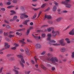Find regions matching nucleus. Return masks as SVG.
<instances>
[{"label": "nucleus", "instance_id": "1", "mask_svg": "<svg viewBox=\"0 0 74 74\" xmlns=\"http://www.w3.org/2000/svg\"><path fill=\"white\" fill-rule=\"evenodd\" d=\"M50 60L53 63H55V62H58V58H56V57L51 58Z\"/></svg>", "mask_w": 74, "mask_h": 74}, {"label": "nucleus", "instance_id": "2", "mask_svg": "<svg viewBox=\"0 0 74 74\" xmlns=\"http://www.w3.org/2000/svg\"><path fill=\"white\" fill-rule=\"evenodd\" d=\"M17 56L18 58H20V59H21V61L23 63H25V61L23 59V57L22 56H21V55H18Z\"/></svg>", "mask_w": 74, "mask_h": 74}, {"label": "nucleus", "instance_id": "3", "mask_svg": "<svg viewBox=\"0 0 74 74\" xmlns=\"http://www.w3.org/2000/svg\"><path fill=\"white\" fill-rule=\"evenodd\" d=\"M52 34L53 37H55V36L57 35V34H58V35H59V32L58 31H53L52 32Z\"/></svg>", "mask_w": 74, "mask_h": 74}, {"label": "nucleus", "instance_id": "4", "mask_svg": "<svg viewBox=\"0 0 74 74\" xmlns=\"http://www.w3.org/2000/svg\"><path fill=\"white\" fill-rule=\"evenodd\" d=\"M59 42L62 46H65L66 44L64 42V39H62L60 40Z\"/></svg>", "mask_w": 74, "mask_h": 74}, {"label": "nucleus", "instance_id": "5", "mask_svg": "<svg viewBox=\"0 0 74 74\" xmlns=\"http://www.w3.org/2000/svg\"><path fill=\"white\" fill-rule=\"evenodd\" d=\"M28 17V16L25 15V14H21L20 18L21 19H24L25 18H27Z\"/></svg>", "mask_w": 74, "mask_h": 74}, {"label": "nucleus", "instance_id": "6", "mask_svg": "<svg viewBox=\"0 0 74 74\" xmlns=\"http://www.w3.org/2000/svg\"><path fill=\"white\" fill-rule=\"evenodd\" d=\"M51 18L52 17L51 16L49 15H45L44 17L45 19H46V18H47V19H51Z\"/></svg>", "mask_w": 74, "mask_h": 74}, {"label": "nucleus", "instance_id": "7", "mask_svg": "<svg viewBox=\"0 0 74 74\" xmlns=\"http://www.w3.org/2000/svg\"><path fill=\"white\" fill-rule=\"evenodd\" d=\"M47 36L48 37L47 38V40H50L51 36H52V34H47Z\"/></svg>", "mask_w": 74, "mask_h": 74}, {"label": "nucleus", "instance_id": "8", "mask_svg": "<svg viewBox=\"0 0 74 74\" xmlns=\"http://www.w3.org/2000/svg\"><path fill=\"white\" fill-rule=\"evenodd\" d=\"M69 35H74V29L72 30L69 33Z\"/></svg>", "mask_w": 74, "mask_h": 74}, {"label": "nucleus", "instance_id": "9", "mask_svg": "<svg viewBox=\"0 0 74 74\" xmlns=\"http://www.w3.org/2000/svg\"><path fill=\"white\" fill-rule=\"evenodd\" d=\"M65 5L66 8H70L71 7V5L70 4H66V5Z\"/></svg>", "mask_w": 74, "mask_h": 74}, {"label": "nucleus", "instance_id": "10", "mask_svg": "<svg viewBox=\"0 0 74 74\" xmlns=\"http://www.w3.org/2000/svg\"><path fill=\"white\" fill-rule=\"evenodd\" d=\"M19 42H20V43H21V44H23V45H21L22 47V46H23L24 44H25V42L22 40H19Z\"/></svg>", "mask_w": 74, "mask_h": 74}, {"label": "nucleus", "instance_id": "11", "mask_svg": "<svg viewBox=\"0 0 74 74\" xmlns=\"http://www.w3.org/2000/svg\"><path fill=\"white\" fill-rule=\"evenodd\" d=\"M40 66L41 67L42 69L43 70H47V68L45 67L42 64H40Z\"/></svg>", "mask_w": 74, "mask_h": 74}, {"label": "nucleus", "instance_id": "12", "mask_svg": "<svg viewBox=\"0 0 74 74\" xmlns=\"http://www.w3.org/2000/svg\"><path fill=\"white\" fill-rule=\"evenodd\" d=\"M32 35L33 36V37H34V38H35L36 40H37V39H40V36H39L38 38V36H34V34H32Z\"/></svg>", "mask_w": 74, "mask_h": 74}, {"label": "nucleus", "instance_id": "13", "mask_svg": "<svg viewBox=\"0 0 74 74\" xmlns=\"http://www.w3.org/2000/svg\"><path fill=\"white\" fill-rule=\"evenodd\" d=\"M57 9V8H56V6H54L53 7V11L54 12H55V11H56Z\"/></svg>", "mask_w": 74, "mask_h": 74}, {"label": "nucleus", "instance_id": "14", "mask_svg": "<svg viewBox=\"0 0 74 74\" xmlns=\"http://www.w3.org/2000/svg\"><path fill=\"white\" fill-rule=\"evenodd\" d=\"M51 30H53V28L50 27L49 28L47 29L48 32H50L51 31Z\"/></svg>", "mask_w": 74, "mask_h": 74}, {"label": "nucleus", "instance_id": "15", "mask_svg": "<svg viewBox=\"0 0 74 74\" xmlns=\"http://www.w3.org/2000/svg\"><path fill=\"white\" fill-rule=\"evenodd\" d=\"M62 19V17H60L58 18L57 19H56V21L57 22H60V21H61Z\"/></svg>", "mask_w": 74, "mask_h": 74}, {"label": "nucleus", "instance_id": "16", "mask_svg": "<svg viewBox=\"0 0 74 74\" xmlns=\"http://www.w3.org/2000/svg\"><path fill=\"white\" fill-rule=\"evenodd\" d=\"M36 47L37 48H41V45H40L39 44H37L36 45Z\"/></svg>", "mask_w": 74, "mask_h": 74}, {"label": "nucleus", "instance_id": "17", "mask_svg": "<svg viewBox=\"0 0 74 74\" xmlns=\"http://www.w3.org/2000/svg\"><path fill=\"white\" fill-rule=\"evenodd\" d=\"M60 51L61 52H65V51H66V49H64V48H61L60 50Z\"/></svg>", "mask_w": 74, "mask_h": 74}, {"label": "nucleus", "instance_id": "18", "mask_svg": "<svg viewBox=\"0 0 74 74\" xmlns=\"http://www.w3.org/2000/svg\"><path fill=\"white\" fill-rule=\"evenodd\" d=\"M29 20H26L23 22V23L25 24V25H26L27 26V23L28 22H29Z\"/></svg>", "mask_w": 74, "mask_h": 74}, {"label": "nucleus", "instance_id": "19", "mask_svg": "<svg viewBox=\"0 0 74 74\" xmlns=\"http://www.w3.org/2000/svg\"><path fill=\"white\" fill-rule=\"evenodd\" d=\"M50 42H51V43H55L56 41L53 40H49Z\"/></svg>", "mask_w": 74, "mask_h": 74}, {"label": "nucleus", "instance_id": "20", "mask_svg": "<svg viewBox=\"0 0 74 74\" xmlns=\"http://www.w3.org/2000/svg\"><path fill=\"white\" fill-rule=\"evenodd\" d=\"M46 5H47L46 3H44L41 6V8H44L45 7Z\"/></svg>", "mask_w": 74, "mask_h": 74}, {"label": "nucleus", "instance_id": "21", "mask_svg": "<svg viewBox=\"0 0 74 74\" xmlns=\"http://www.w3.org/2000/svg\"><path fill=\"white\" fill-rule=\"evenodd\" d=\"M14 37V35H12L9 34V37L10 38H11L12 37Z\"/></svg>", "mask_w": 74, "mask_h": 74}, {"label": "nucleus", "instance_id": "22", "mask_svg": "<svg viewBox=\"0 0 74 74\" xmlns=\"http://www.w3.org/2000/svg\"><path fill=\"white\" fill-rule=\"evenodd\" d=\"M46 35L45 34H42L41 35L42 37H45Z\"/></svg>", "mask_w": 74, "mask_h": 74}, {"label": "nucleus", "instance_id": "23", "mask_svg": "<svg viewBox=\"0 0 74 74\" xmlns=\"http://www.w3.org/2000/svg\"><path fill=\"white\" fill-rule=\"evenodd\" d=\"M10 12L12 13V14H11V15H12V14H15V12L14 10H11Z\"/></svg>", "mask_w": 74, "mask_h": 74}, {"label": "nucleus", "instance_id": "24", "mask_svg": "<svg viewBox=\"0 0 74 74\" xmlns=\"http://www.w3.org/2000/svg\"><path fill=\"white\" fill-rule=\"evenodd\" d=\"M20 64L21 66L23 68L24 67V65H23V64L22 63L21 61H20Z\"/></svg>", "mask_w": 74, "mask_h": 74}, {"label": "nucleus", "instance_id": "25", "mask_svg": "<svg viewBox=\"0 0 74 74\" xmlns=\"http://www.w3.org/2000/svg\"><path fill=\"white\" fill-rule=\"evenodd\" d=\"M41 13H42V12H41V11H40L39 12V14H38V16L37 17V18H38V17H39V16H40V15H41Z\"/></svg>", "mask_w": 74, "mask_h": 74}, {"label": "nucleus", "instance_id": "26", "mask_svg": "<svg viewBox=\"0 0 74 74\" xmlns=\"http://www.w3.org/2000/svg\"><path fill=\"white\" fill-rule=\"evenodd\" d=\"M49 10H50V8H48L45 10V12H46V11H49Z\"/></svg>", "mask_w": 74, "mask_h": 74}, {"label": "nucleus", "instance_id": "27", "mask_svg": "<svg viewBox=\"0 0 74 74\" xmlns=\"http://www.w3.org/2000/svg\"><path fill=\"white\" fill-rule=\"evenodd\" d=\"M48 26L47 25H44L42 26V27H47Z\"/></svg>", "mask_w": 74, "mask_h": 74}, {"label": "nucleus", "instance_id": "28", "mask_svg": "<svg viewBox=\"0 0 74 74\" xmlns=\"http://www.w3.org/2000/svg\"><path fill=\"white\" fill-rule=\"evenodd\" d=\"M36 16H37V14H35L32 18L33 19H34V18H36Z\"/></svg>", "mask_w": 74, "mask_h": 74}, {"label": "nucleus", "instance_id": "29", "mask_svg": "<svg viewBox=\"0 0 74 74\" xmlns=\"http://www.w3.org/2000/svg\"><path fill=\"white\" fill-rule=\"evenodd\" d=\"M53 45L54 46H57L58 45H60V44H53Z\"/></svg>", "mask_w": 74, "mask_h": 74}, {"label": "nucleus", "instance_id": "30", "mask_svg": "<svg viewBox=\"0 0 74 74\" xmlns=\"http://www.w3.org/2000/svg\"><path fill=\"white\" fill-rule=\"evenodd\" d=\"M12 2L13 3H17V1L16 0H13L12 1Z\"/></svg>", "mask_w": 74, "mask_h": 74}, {"label": "nucleus", "instance_id": "31", "mask_svg": "<svg viewBox=\"0 0 74 74\" xmlns=\"http://www.w3.org/2000/svg\"><path fill=\"white\" fill-rule=\"evenodd\" d=\"M29 33H30V31L29 29H28L27 32V35H28Z\"/></svg>", "mask_w": 74, "mask_h": 74}, {"label": "nucleus", "instance_id": "32", "mask_svg": "<svg viewBox=\"0 0 74 74\" xmlns=\"http://www.w3.org/2000/svg\"><path fill=\"white\" fill-rule=\"evenodd\" d=\"M34 58L35 59L36 62H37V60H38V59H37V57H36V56H35L34 57Z\"/></svg>", "mask_w": 74, "mask_h": 74}, {"label": "nucleus", "instance_id": "33", "mask_svg": "<svg viewBox=\"0 0 74 74\" xmlns=\"http://www.w3.org/2000/svg\"><path fill=\"white\" fill-rule=\"evenodd\" d=\"M72 55H71V56L72 58H73L74 57V52H73L72 53Z\"/></svg>", "mask_w": 74, "mask_h": 74}, {"label": "nucleus", "instance_id": "34", "mask_svg": "<svg viewBox=\"0 0 74 74\" xmlns=\"http://www.w3.org/2000/svg\"><path fill=\"white\" fill-rule=\"evenodd\" d=\"M11 4V2H8L7 3V4L8 5H10V4Z\"/></svg>", "mask_w": 74, "mask_h": 74}, {"label": "nucleus", "instance_id": "35", "mask_svg": "<svg viewBox=\"0 0 74 74\" xmlns=\"http://www.w3.org/2000/svg\"><path fill=\"white\" fill-rule=\"evenodd\" d=\"M20 9L22 10L23 11L24 10V8H23V7H22V6L20 7Z\"/></svg>", "mask_w": 74, "mask_h": 74}, {"label": "nucleus", "instance_id": "36", "mask_svg": "<svg viewBox=\"0 0 74 74\" xmlns=\"http://www.w3.org/2000/svg\"><path fill=\"white\" fill-rule=\"evenodd\" d=\"M32 10H34V11H37V10H39V8H33L32 9Z\"/></svg>", "mask_w": 74, "mask_h": 74}, {"label": "nucleus", "instance_id": "37", "mask_svg": "<svg viewBox=\"0 0 74 74\" xmlns=\"http://www.w3.org/2000/svg\"><path fill=\"white\" fill-rule=\"evenodd\" d=\"M45 53V51H43L42 53H41V55H44Z\"/></svg>", "mask_w": 74, "mask_h": 74}, {"label": "nucleus", "instance_id": "38", "mask_svg": "<svg viewBox=\"0 0 74 74\" xmlns=\"http://www.w3.org/2000/svg\"><path fill=\"white\" fill-rule=\"evenodd\" d=\"M17 18V16H14L13 17V19L14 20H15Z\"/></svg>", "mask_w": 74, "mask_h": 74}, {"label": "nucleus", "instance_id": "39", "mask_svg": "<svg viewBox=\"0 0 74 74\" xmlns=\"http://www.w3.org/2000/svg\"><path fill=\"white\" fill-rule=\"evenodd\" d=\"M14 7V6L11 5L8 6L7 8H12V7Z\"/></svg>", "mask_w": 74, "mask_h": 74}, {"label": "nucleus", "instance_id": "40", "mask_svg": "<svg viewBox=\"0 0 74 74\" xmlns=\"http://www.w3.org/2000/svg\"><path fill=\"white\" fill-rule=\"evenodd\" d=\"M4 36H8V34L7 33H4Z\"/></svg>", "mask_w": 74, "mask_h": 74}, {"label": "nucleus", "instance_id": "41", "mask_svg": "<svg viewBox=\"0 0 74 74\" xmlns=\"http://www.w3.org/2000/svg\"><path fill=\"white\" fill-rule=\"evenodd\" d=\"M30 73V71H28V72H27V71L25 72V74H29V73Z\"/></svg>", "mask_w": 74, "mask_h": 74}, {"label": "nucleus", "instance_id": "42", "mask_svg": "<svg viewBox=\"0 0 74 74\" xmlns=\"http://www.w3.org/2000/svg\"><path fill=\"white\" fill-rule=\"evenodd\" d=\"M4 22L5 23H8V24H9V22L8 21H7L6 20H4Z\"/></svg>", "mask_w": 74, "mask_h": 74}, {"label": "nucleus", "instance_id": "43", "mask_svg": "<svg viewBox=\"0 0 74 74\" xmlns=\"http://www.w3.org/2000/svg\"><path fill=\"white\" fill-rule=\"evenodd\" d=\"M3 32V31L2 29H0V34H2Z\"/></svg>", "mask_w": 74, "mask_h": 74}, {"label": "nucleus", "instance_id": "44", "mask_svg": "<svg viewBox=\"0 0 74 74\" xmlns=\"http://www.w3.org/2000/svg\"><path fill=\"white\" fill-rule=\"evenodd\" d=\"M62 4H64L65 5L66 4V1H62L61 2Z\"/></svg>", "mask_w": 74, "mask_h": 74}, {"label": "nucleus", "instance_id": "45", "mask_svg": "<svg viewBox=\"0 0 74 74\" xmlns=\"http://www.w3.org/2000/svg\"><path fill=\"white\" fill-rule=\"evenodd\" d=\"M1 10H2V11H4L5 10V9L4 8H1Z\"/></svg>", "mask_w": 74, "mask_h": 74}, {"label": "nucleus", "instance_id": "46", "mask_svg": "<svg viewBox=\"0 0 74 74\" xmlns=\"http://www.w3.org/2000/svg\"><path fill=\"white\" fill-rule=\"evenodd\" d=\"M70 1V0H65V2H66V3H68V2Z\"/></svg>", "mask_w": 74, "mask_h": 74}, {"label": "nucleus", "instance_id": "47", "mask_svg": "<svg viewBox=\"0 0 74 74\" xmlns=\"http://www.w3.org/2000/svg\"><path fill=\"white\" fill-rule=\"evenodd\" d=\"M8 45V43H5V47H6Z\"/></svg>", "mask_w": 74, "mask_h": 74}, {"label": "nucleus", "instance_id": "48", "mask_svg": "<svg viewBox=\"0 0 74 74\" xmlns=\"http://www.w3.org/2000/svg\"><path fill=\"white\" fill-rule=\"evenodd\" d=\"M3 67H2L0 70V73H1L2 72V70H3Z\"/></svg>", "mask_w": 74, "mask_h": 74}, {"label": "nucleus", "instance_id": "49", "mask_svg": "<svg viewBox=\"0 0 74 74\" xmlns=\"http://www.w3.org/2000/svg\"><path fill=\"white\" fill-rule=\"evenodd\" d=\"M25 30V29H19L18 31H22V30Z\"/></svg>", "mask_w": 74, "mask_h": 74}, {"label": "nucleus", "instance_id": "50", "mask_svg": "<svg viewBox=\"0 0 74 74\" xmlns=\"http://www.w3.org/2000/svg\"><path fill=\"white\" fill-rule=\"evenodd\" d=\"M71 25H70L69 26H68L66 29V30H67V29H69V27H71Z\"/></svg>", "mask_w": 74, "mask_h": 74}, {"label": "nucleus", "instance_id": "51", "mask_svg": "<svg viewBox=\"0 0 74 74\" xmlns=\"http://www.w3.org/2000/svg\"><path fill=\"white\" fill-rule=\"evenodd\" d=\"M10 45H8V46L7 47H5V48L6 49H7V48H10Z\"/></svg>", "mask_w": 74, "mask_h": 74}, {"label": "nucleus", "instance_id": "52", "mask_svg": "<svg viewBox=\"0 0 74 74\" xmlns=\"http://www.w3.org/2000/svg\"><path fill=\"white\" fill-rule=\"evenodd\" d=\"M16 47H14L12 48V49L15 50V49H16Z\"/></svg>", "mask_w": 74, "mask_h": 74}, {"label": "nucleus", "instance_id": "53", "mask_svg": "<svg viewBox=\"0 0 74 74\" xmlns=\"http://www.w3.org/2000/svg\"><path fill=\"white\" fill-rule=\"evenodd\" d=\"M13 54H8V56H13Z\"/></svg>", "mask_w": 74, "mask_h": 74}, {"label": "nucleus", "instance_id": "54", "mask_svg": "<svg viewBox=\"0 0 74 74\" xmlns=\"http://www.w3.org/2000/svg\"><path fill=\"white\" fill-rule=\"evenodd\" d=\"M53 3H54V4H55V5H58V3H57L56 2H54Z\"/></svg>", "mask_w": 74, "mask_h": 74}, {"label": "nucleus", "instance_id": "55", "mask_svg": "<svg viewBox=\"0 0 74 74\" xmlns=\"http://www.w3.org/2000/svg\"><path fill=\"white\" fill-rule=\"evenodd\" d=\"M51 70H55V68L54 67H52V68H51Z\"/></svg>", "mask_w": 74, "mask_h": 74}, {"label": "nucleus", "instance_id": "56", "mask_svg": "<svg viewBox=\"0 0 74 74\" xmlns=\"http://www.w3.org/2000/svg\"><path fill=\"white\" fill-rule=\"evenodd\" d=\"M14 67L15 69H19V68H18V67L14 66Z\"/></svg>", "mask_w": 74, "mask_h": 74}, {"label": "nucleus", "instance_id": "57", "mask_svg": "<svg viewBox=\"0 0 74 74\" xmlns=\"http://www.w3.org/2000/svg\"><path fill=\"white\" fill-rule=\"evenodd\" d=\"M63 13H66V12H67V11L66 10H64L63 11Z\"/></svg>", "mask_w": 74, "mask_h": 74}, {"label": "nucleus", "instance_id": "58", "mask_svg": "<svg viewBox=\"0 0 74 74\" xmlns=\"http://www.w3.org/2000/svg\"><path fill=\"white\" fill-rule=\"evenodd\" d=\"M66 41H69L70 40V39L69 38H66L65 39Z\"/></svg>", "mask_w": 74, "mask_h": 74}, {"label": "nucleus", "instance_id": "59", "mask_svg": "<svg viewBox=\"0 0 74 74\" xmlns=\"http://www.w3.org/2000/svg\"><path fill=\"white\" fill-rule=\"evenodd\" d=\"M31 29H33V27H31L29 28L28 30H29V31L30 30H31Z\"/></svg>", "mask_w": 74, "mask_h": 74}, {"label": "nucleus", "instance_id": "60", "mask_svg": "<svg viewBox=\"0 0 74 74\" xmlns=\"http://www.w3.org/2000/svg\"><path fill=\"white\" fill-rule=\"evenodd\" d=\"M6 27L7 28H8V29H9V28H10V25H6Z\"/></svg>", "mask_w": 74, "mask_h": 74}, {"label": "nucleus", "instance_id": "61", "mask_svg": "<svg viewBox=\"0 0 74 74\" xmlns=\"http://www.w3.org/2000/svg\"><path fill=\"white\" fill-rule=\"evenodd\" d=\"M20 51H21V52H24V50L23 49H21Z\"/></svg>", "mask_w": 74, "mask_h": 74}, {"label": "nucleus", "instance_id": "62", "mask_svg": "<svg viewBox=\"0 0 74 74\" xmlns=\"http://www.w3.org/2000/svg\"><path fill=\"white\" fill-rule=\"evenodd\" d=\"M31 63H32V64H34V61H33V60H32L31 61Z\"/></svg>", "mask_w": 74, "mask_h": 74}, {"label": "nucleus", "instance_id": "63", "mask_svg": "<svg viewBox=\"0 0 74 74\" xmlns=\"http://www.w3.org/2000/svg\"><path fill=\"white\" fill-rule=\"evenodd\" d=\"M14 21V20L13 18V19H11L10 20V22H12V21Z\"/></svg>", "mask_w": 74, "mask_h": 74}, {"label": "nucleus", "instance_id": "64", "mask_svg": "<svg viewBox=\"0 0 74 74\" xmlns=\"http://www.w3.org/2000/svg\"><path fill=\"white\" fill-rule=\"evenodd\" d=\"M14 45H15V46H16V47H18V46L19 45L16 43H15L14 44Z\"/></svg>", "mask_w": 74, "mask_h": 74}]
</instances>
